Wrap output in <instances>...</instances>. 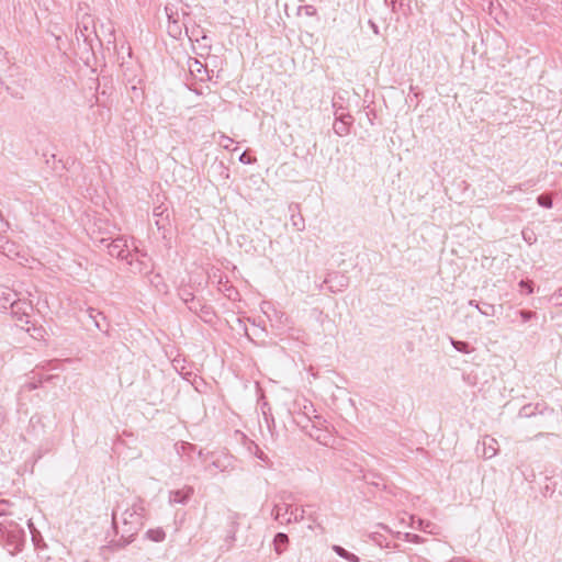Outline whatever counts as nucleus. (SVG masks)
Here are the masks:
<instances>
[{"mask_svg": "<svg viewBox=\"0 0 562 562\" xmlns=\"http://www.w3.org/2000/svg\"><path fill=\"white\" fill-rule=\"evenodd\" d=\"M202 462L207 464L204 465V471L210 475L214 476L218 472H228L234 469V457L226 452H204Z\"/></svg>", "mask_w": 562, "mask_h": 562, "instance_id": "39448f33", "label": "nucleus"}, {"mask_svg": "<svg viewBox=\"0 0 562 562\" xmlns=\"http://www.w3.org/2000/svg\"><path fill=\"white\" fill-rule=\"evenodd\" d=\"M333 551L340 558L349 561V562H360V559L358 555L347 551L345 548L338 546V544H334L333 546Z\"/></svg>", "mask_w": 562, "mask_h": 562, "instance_id": "5701e85b", "label": "nucleus"}, {"mask_svg": "<svg viewBox=\"0 0 562 562\" xmlns=\"http://www.w3.org/2000/svg\"><path fill=\"white\" fill-rule=\"evenodd\" d=\"M412 527L417 528L424 532L434 533L435 525L430 521H425L420 518H412Z\"/></svg>", "mask_w": 562, "mask_h": 562, "instance_id": "393cba45", "label": "nucleus"}, {"mask_svg": "<svg viewBox=\"0 0 562 562\" xmlns=\"http://www.w3.org/2000/svg\"><path fill=\"white\" fill-rule=\"evenodd\" d=\"M233 143H234V140H233L231 137H228V136H226V135H221V136H220V142H218V144H220L223 148H225V149H229V147H231V145H232Z\"/></svg>", "mask_w": 562, "mask_h": 562, "instance_id": "c756f323", "label": "nucleus"}, {"mask_svg": "<svg viewBox=\"0 0 562 562\" xmlns=\"http://www.w3.org/2000/svg\"><path fill=\"white\" fill-rule=\"evenodd\" d=\"M257 457L260 459V460H266V456L263 454V452L261 451L260 453L257 454Z\"/></svg>", "mask_w": 562, "mask_h": 562, "instance_id": "de8ad7c7", "label": "nucleus"}, {"mask_svg": "<svg viewBox=\"0 0 562 562\" xmlns=\"http://www.w3.org/2000/svg\"><path fill=\"white\" fill-rule=\"evenodd\" d=\"M325 284H328V290L331 293H338L344 291L349 285V278L340 272H333L327 276L324 280Z\"/></svg>", "mask_w": 562, "mask_h": 562, "instance_id": "f8f14e48", "label": "nucleus"}, {"mask_svg": "<svg viewBox=\"0 0 562 562\" xmlns=\"http://www.w3.org/2000/svg\"><path fill=\"white\" fill-rule=\"evenodd\" d=\"M153 216L155 218V225L158 231H164L169 224L168 206L164 203L155 206L153 210Z\"/></svg>", "mask_w": 562, "mask_h": 562, "instance_id": "2eb2a0df", "label": "nucleus"}, {"mask_svg": "<svg viewBox=\"0 0 562 562\" xmlns=\"http://www.w3.org/2000/svg\"><path fill=\"white\" fill-rule=\"evenodd\" d=\"M4 239H5V238H4L3 236H1V235H0V244H3Z\"/></svg>", "mask_w": 562, "mask_h": 562, "instance_id": "09e8293b", "label": "nucleus"}, {"mask_svg": "<svg viewBox=\"0 0 562 562\" xmlns=\"http://www.w3.org/2000/svg\"><path fill=\"white\" fill-rule=\"evenodd\" d=\"M225 295L229 299V300H237V296H238V292L236 289H234L233 286H227L225 288Z\"/></svg>", "mask_w": 562, "mask_h": 562, "instance_id": "473e14b6", "label": "nucleus"}, {"mask_svg": "<svg viewBox=\"0 0 562 562\" xmlns=\"http://www.w3.org/2000/svg\"><path fill=\"white\" fill-rule=\"evenodd\" d=\"M190 74L200 81H206L210 79L206 67L201 64L198 59H190L188 61Z\"/></svg>", "mask_w": 562, "mask_h": 562, "instance_id": "dca6fc26", "label": "nucleus"}, {"mask_svg": "<svg viewBox=\"0 0 562 562\" xmlns=\"http://www.w3.org/2000/svg\"><path fill=\"white\" fill-rule=\"evenodd\" d=\"M33 330H34L35 333H37V335L42 336V331H43V329H42V328H35V327H33Z\"/></svg>", "mask_w": 562, "mask_h": 562, "instance_id": "49530a36", "label": "nucleus"}, {"mask_svg": "<svg viewBox=\"0 0 562 562\" xmlns=\"http://www.w3.org/2000/svg\"><path fill=\"white\" fill-rule=\"evenodd\" d=\"M53 378H54V375H40L38 376V379L43 380V383L50 381Z\"/></svg>", "mask_w": 562, "mask_h": 562, "instance_id": "37998d69", "label": "nucleus"}, {"mask_svg": "<svg viewBox=\"0 0 562 562\" xmlns=\"http://www.w3.org/2000/svg\"><path fill=\"white\" fill-rule=\"evenodd\" d=\"M290 211L292 212L290 216L291 225L299 232H303L305 229V221L300 212H293V206H290Z\"/></svg>", "mask_w": 562, "mask_h": 562, "instance_id": "412c9836", "label": "nucleus"}, {"mask_svg": "<svg viewBox=\"0 0 562 562\" xmlns=\"http://www.w3.org/2000/svg\"><path fill=\"white\" fill-rule=\"evenodd\" d=\"M126 262L130 266L131 272L142 276L151 273L154 268L151 258L148 254L139 250L136 246H134L131 251V256L126 259Z\"/></svg>", "mask_w": 562, "mask_h": 562, "instance_id": "0eeeda50", "label": "nucleus"}, {"mask_svg": "<svg viewBox=\"0 0 562 562\" xmlns=\"http://www.w3.org/2000/svg\"><path fill=\"white\" fill-rule=\"evenodd\" d=\"M236 530L233 528L229 533L227 535V539L229 542H233L235 540Z\"/></svg>", "mask_w": 562, "mask_h": 562, "instance_id": "a19ab883", "label": "nucleus"}, {"mask_svg": "<svg viewBox=\"0 0 562 562\" xmlns=\"http://www.w3.org/2000/svg\"><path fill=\"white\" fill-rule=\"evenodd\" d=\"M0 251L10 259L20 258V250L15 243L4 239L3 244H0Z\"/></svg>", "mask_w": 562, "mask_h": 562, "instance_id": "6ab92c4d", "label": "nucleus"}, {"mask_svg": "<svg viewBox=\"0 0 562 562\" xmlns=\"http://www.w3.org/2000/svg\"><path fill=\"white\" fill-rule=\"evenodd\" d=\"M519 286H520L521 289H525V290H526V292H527V294H531V293L533 292L532 284H531V282H529V281L521 280V281L519 282Z\"/></svg>", "mask_w": 562, "mask_h": 562, "instance_id": "e433bc0d", "label": "nucleus"}, {"mask_svg": "<svg viewBox=\"0 0 562 562\" xmlns=\"http://www.w3.org/2000/svg\"><path fill=\"white\" fill-rule=\"evenodd\" d=\"M10 313L21 324L27 325L30 323V313L32 311V303L22 299L21 296L10 307Z\"/></svg>", "mask_w": 562, "mask_h": 562, "instance_id": "6e6552de", "label": "nucleus"}, {"mask_svg": "<svg viewBox=\"0 0 562 562\" xmlns=\"http://www.w3.org/2000/svg\"><path fill=\"white\" fill-rule=\"evenodd\" d=\"M91 240L99 247H105L111 257L121 260H126L131 256V249L127 239L124 237L112 238V236H103L101 233L97 234L95 231L90 233Z\"/></svg>", "mask_w": 562, "mask_h": 562, "instance_id": "20e7f679", "label": "nucleus"}, {"mask_svg": "<svg viewBox=\"0 0 562 562\" xmlns=\"http://www.w3.org/2000/svg\"><path fill=\"white\" fill-rule=\"evenodd\" d=\"M335 123H334V132L338 136H346L349 133V127L353 122L352 116L349 113H345L341 109H337L335 111Z\"/></svg>", "mask_w": 562, "mask_h": 562, "instance_id": "9b49d317", "label": "nucleus"}, {"mask_svg": "<svg viewBox=\"0 0 562 562\" xmlns=\"http://www.w3.org/2000/svg\"><path fill=\"white\" fill-rule=\"evenodd\" d=\"M87 313H88L89 318L92 319L94 326L99 330L104 331V333L108 331L109 324H108L106 318L103 315V313H101L92 307H89Z\"/></svg>", "mask_w": 562, "mask_h": 562, "instance_id": "a211bd4d", "label": "nucleus"}, {"mask_svg": "<svg viewBox=\"0 0 562 562\" xmlns=\"http://www.w3.org/2000/svg\"><path fill=\"white\" fill-rule=\"evenodd\" d=\"M292 414H299L304 416L307 420L313 422V428L316 429L317 434L310 432V436L315 438L322 443H326L327 435L321 432V427L326 423L322 417L316 415V409L311 401L301 396L296 397L292 406L290 407Z\"/></svg>", "mask_w": 562, "mask_h": 562, "instance_id": "7ed1b4c3", "label": "nucleus"}, {"mask_svg": "<svg viewBox=\"0 0 562 562\" xmlns=\"http://www.w3.org/2000/svg\"><path fill=\"white\" fill-rule=\"evenodd\" d=\"M300 11H303L307 16H314L316 14V9L314 5H304L300 8Z\"/></svg>", "mask_w": 562, "mask_h": 562, "instance_id": "c9c22d12", "label": "nucleus"}, {"mask_svg": "<svg viewBox=\"0 0 562 562\" xmlns=\"http://www.w3.org/2000/svg\"><path fill=\"white\" fill-rule=\"evenodd\" d=\"M369 25H370L371 30L373 31V33L375 35L380 34V29H379L378 24L374 21L369 20Z\"/></svg>", "mask_w": 562, "mask_h": 562, "instance_id": "58836bf2", "label": "nucleus"}, {"mask_svg": "<svg viewBox=\"0 0 562 562\" xmlns=\"http://www.w3.org/2000/svg\"><path fill=\"white\" fill-rule=\"evenodd\" d=\"M193 493H194V490L191 486H184L180 490L171 491V492H169V503L171 505H175V504L186 505L189 502V499L191 498V496L193 495Z\"/></svg>", "mask_w": 562, "mask_h": 562, "instance_id": "4468645a", "label": "nucleus"}, {"mask_svg": "<svg viewBox=\"0 0 562 562\" xmlns=\"http://www.w3.org/2000/svg\"><path fill=\"white\" fill-rule=\"evenodd\" d=\"M175 451L179 457H187L189 461H192L193 454H196L199 459L204 457V451L202 449H198L195 445L186 441L176 442Z\"/></svg>", "mask_w": 562, "mask_h": 562, "instance_id": "ddd939ff", "label": "nucleus"}, {"mask_svg": "<svg viewBox=\"0 0 562 562\" xmlns=\"http://www.w3.org/2000/svg\"><path fill=\"white\" fill-rule=\"evenodd\" d=\"M173 368L183 376V379L190 381V376H191V373L190 372H183V367H181V369L179 368V361L178 360H173Z\"/></svg>", "mask_w": 562, "mask_h": 562, "instance_id": "72a5a7b5", "label": "nucleus"}, {"mask_svg": "<svg viewBox=\"0 0 562 562\" xmlns=\"http://www.w3.org/2000/svg\"><path fill=\"white\" fill-rule=\"evenodd\" d=\"M86 31H88V26L87 25H83V29L79 30V34H80L81 37L85 38V41H87L86 34H85Z\"/></svg>", "mask_w": 562, "mask_h": 562, "instance_id": "79ce46f5", "label": "nucleus"}, {"mask_svg": "<svg viewBox=\"0 0 562 562\" xmlns=\"http://www.w3.org/2000/svg\"><path fill=\"white\" fill-rule=\"evenodd\" d=\"M19 293L8 286L0 288V308L8 310L19 297Z\"/></svg>", "mask_w": 562, "mask_h": 562, "instance_id": "f3484780", "label": "nucleus"}, {"mask_svg": "<svg viewBox=\"0 0 562 562\" xmlns=\"http://www.w3.org/2000/svg\"><path fill=\"white\" fill-rule=\"evenodd\" d=\"M274 520L281 524L300 522L304 519L305 509L288 503L276 504L271 510Z\"/></svg>", "mask_w": 562, "mask_h": 562, "instance_id": "423d86ee", "label": "nucleus"}, {"mask_svg": "<svg viewBox=\"0 0 562 562\" xmlns=\"http://www.w3.org/2000/svg\"><path fill=\"white\" fill-rule=\"evenodd\" d=\"M452 347L461 353L469 355L474 351V348L471 347L467 341L457 340L452 337L449 338Z\"/></svg>", "mask_w": 562, "mask_h": 562, "instance_id": "b1692460", "label": "nucleus"}, {"mask_svg": "<svg viewBox=\"0 0 562 562\" xmlns=\"http://www.w3.org/2000/svg\"><path fill=\"white\" fill-rule=\"evenodd\" d=\"M289 543V537L284 532H278L273 539V547L277 554H281L285 551Z\"/></svg>", "mask_w": 562, "mask_h": 562, "instance_id": "aec40b11", "label": "nucleus"}, {"mask_svg": "<svg viewBox=\"0 0 562 562\" xmlns=\"http://www.w3.org/2000/svg\"><path fill=\"white\" fill-rule=\"evenodd\" d=\"M524 239L529 243V244H532L533 243V238H531L530 236H527L525 233H524Z\"/></svg>", "mask_w": 562, "mask_h": 562, "instance_id": "c03bdc74", "label": "nucleus"}, {"mask_svg": "<svg viewBox=\"0 0 562 562\" xmlns=\"http://www.w3.org/2000/svg\"><path fill=\"white\" fill-rule=\"evenodd\" d=\"M8 508V502L0 501V543H3L10 554H15L25 543V532Z\"/></svg>", "mask_w": 562, "mask_h": 562, "instance_id": "f03ea898", "label": "nucleus"}, {"mask_svg": "<svg viewBox=\"0 0 562 562\" xmlns=\"http://www.w3.org/2000/svg\"><path fill=\"white\" fill-rule=\"evenodd\" d=\"M533 413L531 411V406L530 405H527V406H524L520 412H519V415L522 416V417H529L531 416Z\"/></svg>", "mask_w": 562, "mask_h": 562, "instance_id": "4c0bfd02", "label": "nucleus"}, {"mask_svg": "<svg viewBox=\"0 0 562 562\" xmlns=\"http://www.w3.org/2000/svg\"><path fill=\"white\" fill-rule=\"evenodd\" d=\"M165 12L168 18V23H170L172 20H180V14L172 5H166Z\"/></svg>", "mask_w": 562, "mask_h": 562, "instance_id": "cd10ccee", "label": "nucleus"}, {"mask_svg": "<svg viewBox=\"0 0 562 562\" xmlns=\"http://www.w3.org/2000/svg\"><path fill=\"white\" fill-rule=\"evenodd\" d=\"M239 161L243 164H250V159L248 158L246 153H243L239 157Z\"/></svg>", "mask_w": 562, "mask_h": 562, "instance_id": "ea45409f", "label": "nucleus"}, {"mask_svg": "<svg viewBox=\"0 0 562 562\" xmlns=\"http://www.w3.org/2000/svg\"><path fill=\"white\" fill-rule=\"evenodd\" d=\"M42 384H43L42 379L34 378L33 381H29V382L24 383L22 387L26 391H33V390L38 389Z\"/></svg>", "mask_w": 562, "mask_h": 562, "instance_id": "c85d7f7f", "label": "nucleus"}, {"mask_svg": "<svg viewBox=\"0 0 562 562\" xmlns=\"http://www.w3.org/2000/svg\"><path fill=\"white\" fill-rule=\"evenodd\" d=\"M146 538L154 542H161L166 538V532L162 528L157 527L153 529H148L146 531Z\"/></svg>", "mask_w": 562, "mask_h": 562, "instance_id": "a878e982", "label": "nucleus"}, {"mask_svg": "<svg viewBox=\"0 0 562 562\" xmlns=\"http://www.w3.org/2000/svg\"><path fill=\"white\" fill-rule=\"evenodd\" d=\"M469 305L475 307L484 316L495 315V306L492 304L484 303L483 306H480L475 300H470Z\"/></svg>", "mask_w": 562, "mask_h": 562, "instance_id": "4be33fe9", "label": "nucleus"}, {"mask_svg": "<svg viewBox=\"0 0 562 562\" xmlns=\"http://www.w3.org/2000/svg\"><path fill=\"white\" fill-rule=\"evenodd\" d=\"M405 540L414 543H420L423 541L420 536L409 532L405 533Z\"/></svg>", "mask_w": 562, "mask_h": 562, "instance_id": "f704fd0d", "label": "nucleus"}, {"mask_svg": "<svg viewBox=\"0 0 562 562\" xmlns=\"http://www.w3.org/2000/svg\"><path fill=\"white\" fill-rule=\"evenodd\" d=\"M145 506L139 498L117 504L112 512V524L117 535L126 542H131L134 536L144 525Z\"/></svg>", "mask_w": 562, "mask_h": 562, "instance_id": "f257e3e1", "label": "nucleus"}, {"mask_svg": "<svg viewBox=\"0 0 562 562\" xmlns=\"http://www.w3.org/2000/svg\"><path fill=\"white\" fill-rule=\"evenodd\" d=\"M518 314L524 323L530 321L536 316V313L530 311H519Z\"/></svg>", "mask_w": 562, "mask_h": 562, "instance_id": "2f4dec72", "label": "nucleus"}, {"mask_svg": "<svg viewBox=\"0 0 562 562\" xmlns=\"http://www.w3.org/2000/svg\"><path fill=\"white\" fill-rule=\"evenodd\" d=\"M498 441L488 436H483L476 445V452L485 460H490L498 453Z\"/></svg>", "mask_w": 562, "mask_h": 562, "instance_id": "1a4fd4ad", "label": "nucleus"}, {"mask_svg": "<svg viewBox=\"0 0 562 562\" xmlns=\"http://www.w3.org/2000/svg\"><path fill=\"white\" fill-rule=\"evenodd\" d=\"M554 297L557 300L562 299V288L557 293H554Z\"/></svg>", "mask_w": 562, "mask_h": 562, "instance_id": "a18cd8bd", "label": "nucleus"}, {"mask_svg": "<svg viewBox=\"0 0 562 562\" xmlns=\"http://www.w3.org/2000/svg\"><path fill=\"white\" fill-rule=\"evenodd\" d=\"M537 200L538 203L543 207L550 209L552 206V201L549 196L539 195Z\"/></svg>", "mask_w": 562, "mask_h": 562, "instance_id": "7c9ffc66", "label": "nucleus"}, {"mask_svg": "<svg viewBox=\"0 0 562 562\" xmlns=\"http://www.w3.org/2000/svg\"><path fill=\"white\" fill-rule=\"evenodd\" d=\"M261 311L268 317V319L273 323V325L278 328H282L288 323V316L283 313L274 308L271 303L262 302L260 305Z\"/></svg>", "mask_w": 562, "mask_h": 562, "instance_id": "9d476101", "label": "nucleus"}, {"mask_svg": "<svg viewBox=\"0 0 562 562\" xmlns=\"http://www.w3.org/2000/svg\"><path fill=\"white\" fill-rule=\"evenodd\" d=\"M168 33L173 38L180 37L182 34V23L181 20H172L168 23Z\"/></svg>", "mask_w": 562, "mask_h": 562, "instance_id": "bb28decb", "label": "nucleus"}]
</instances>
